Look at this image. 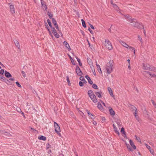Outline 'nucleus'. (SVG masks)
Wrapping results in <instances>:
<instances>
[{
	"label": "nucleus",
	"instance_id": "f257e3e1",
	"mask_svg": "<svg viewBox=\"0 0 156 156\" xmlns=\"http://www.w3.org/2000/svg\"><path fill=\"white\" fill-rule=\"evenodd\" d=\"M114 63V62L112 60H111L109 61L108 64L109 65H107L106 67L107 73L109 74L112 72L113 71L112 67Z\"/></svg>",
	"mask_w": 156,
	"mask_h": 156
},
{
	"label": "nucleus",
	"instance_id": "f03ea898",
	"mask_svg": "<svg viewBox=\"0 0 156 156\" xmlns=\"http://www.w3.org/2000/svg\"><path fill=\"white\" fill-rule=\"evenodd\" d=\"M87 94L93 102L96 103L98 101L96 97L92 90H88L87 92Z\"/></svg>",
	"mask_w": 156,
	"mask_h": 156
},
{
	"label": "nucleus",
	"instance_id": "7ed1b4c3",
	"mask_svg": "<svg viewBox=\"0 0 156 156\" xmlns=\"http://www.w3.org/2000/svg\"><path fill=\"white\" fill-rule=\"evenodd\" d=\"M54 127L55 128V131L56 133L59 135V136H61V133H60L61 132V130L60 127L58 124L55 122H54Z\"/></svg>",
	"mask_w": 156,
	"mask_h": 156
},
{
	"label": "nucleus",
	"instance_id": "20e7f679",
	"mask_svg": "<svg viewBox=\"0 0 156 156\" xmlns=\"http://www.w3.org/2000/svg\"><path fill=\"white\" fill-rule=\"evenodd\" d=\"M105 46L106 48H107L109 50H111L112 49V47L111 43L109 41L108 39H105Z\"/></svg>",
	"mask_w": 156,
	"mask_h": 156
},
{
	"label": "nucleus",
	"instance_id": "39448f33",
	"mask_svg": "<svg viewBox=\"0 0 156 156\" xmlns=\"http://www.w3.org/2000/svg\"><path fill=\"white\" fill-rule=\"evenodd\" d=\"M133 25L134 27L138 29H140L142 27L143 29H144V27L142 24V23H139L137 22H135V23L134 24H133Z\"/></svg>",
	"mask_w": 156,
	"mask_h": 156
},
{
	"label": "nucleus",
	"instance_id": "423d86ee",
	"mask_svg": "<svg viewBox=\"0 0 156 156\" xmlns=\"http://www.w3.org/2000/svg\"><path fill=\"white\" fill-rule=\"evenodd\" d=\"M75 71L77 74L78 76H81L83 75V73L78 66H76Z\"/></svg>",
	"mask_w": 156,
	"mask_h": 156
},
{
	"label": "nucleus",
	"instance_id": "0eeeda50",
	"mask_svg": "<svg viewBox=\"0 0 156 156\" xmlns=\"http://www.w3.org/2000/svg\"><path fill=\"white\" fill-rule=\"evenodd\" d=\"M128 106L132 112L133 111L136 112V111H137L136 108L131 104H129L128 105Z\"/></svg>",
	"mask_w": 156,
	"mask_h": 156
},
{
	"label": "nucleus",
	"instance_id": "6e6552de",
	"mask_svg": "<svg viewBox=\"0 0 156 156\" xmlns=\"http://www.w3.org/2000/svg\"><path fill=\"white\" fill-rule=\"evenodd\" d=\"M52 22L54 24L55 27H56V29L59 30V27H58V24H57L55 18H52Z\"/></svg>",
	"mask_w": 156,
	"mask_h": 156
},
{
	"label": "nucleus",
	"instance_id": "1a4fd4ad",
	"mask_svg": "<svg viewBox=\"0 0 156 156\" xmlns=\"http://www.w3.org/2000/svg\"><path fill=\"white\" fill-rule=\"evenodd\" d=\"M143 69L144 70H149L150 67V65L148 64H144L143 63Z\"/></svg>",
	"mask_w": 156,
	"mask_h": 156
},
{
	"label": "nucleus",
	"instance_id": "9d476101",
	"mask_svg": "<svg viewBox=\"0 0 156 156\" xmlns=\"http://www.w3.org/2000/svg\"><path fill=\"white\" fill-rule=\"evenodd\" d=\"M109 111L110 115L112 116H113L115 115V112L111 107H109Z\"/></svg>",
	"mask_w": 156,
	"mask_h": 156
},
{
	"label": "nucleus",
	"instance_id": "9b49d317",
	"mask_svg": "<svg viewBox=\"0 0 156 156\" xmlns=\"http://www.w3.org/2000/svg\"><path fill=\"white\" fill-rule=\"evenodd\" d=\"M63 44L65 46L66 48L68 49L69 51H70L71 50V48L68 43L66 41H64L63 42Z\"/></svg>",
	"mask_w": 156,
	"mask_h": 156
},
{
	"label": "nucleus",
	"instance_id": "f8f14e48",
	"mask_svg": "<svg viewBox=\"0 0 156 156\" xmlns=\"http://www.w3.org/2000/svg\"><path fill=\"white\" fill-rule=\"evenodd\" d=\"M5 75L7 78H9L12 76V75L10 73L6 70L5 71Z\"/></svg>",
	"mask_w": 156,
	"mask_h": 156
},
{
	"label": "nucleus",
	"instance_id": "ddd939ff",
	"mask_svg": "<svg viewBox=\"0 0 156 156\" xmlns=\"http://www.w3.org/2000/svg\"><path fill=\"white\" fill-rule=\"evenodd\" d=\"M85 77L86 78L87 80L89 83L90 84H92L93 83V81L91 80L89 76L88 75H87Z\"/></svg>",
	"mask_w": 156,
	"mask_h": 156
},
{
	"label": "nucleus",
	"instance_id": "4468645a",
	"mask_svg": "<svg viewBox=\"0 0 156 156\" xmlns=\"http://www.w3.org/2000/svg\"><path fill=\"white\" fill-rule=\"evenodd\" d=\"M95 94L98 98H101L102 97L101 94H102V92L101 91L99 92H95Z\"/></svg>",
	"mask_w": 156,
	"mask_h": 156
},
{
	"label": "nucleus",
	"instance_id": "2eb2a0df",
	"mask_svg": "<svg viewBox=\"0 0 156 156\" xmlns=\"http://www.w3.org/2000/svg\"><path fill=\"white\" fill-rule=\"evenodd\" d=\"M146 147L149 150L151 153L153 154H154V150L151 149V147L147 144H146Z\"/></svg>",
	"mask_w": 156,
	"mask_h": 156
},
{
	"label": "nucleus",
	"instance_id": "dca6fc26",
	"mask_svg": "<svg viewBox=\"0 0 156 156\" xmlns=\"http://www.w3.org/2000/svg\"><path fill=\"white\" fill-rule=\"evenodd\" d=\"M129 142L130 144L131 147L134 150L135 149H136V146L134 144L133 142V141L131 140H129Z\"/></svg>",
	"mask_w": 156,
	"mask_h": 156
},
{
	"label": "nucleus",
	"instance_id": "f3484780",
	"mask_svg": "<svg viewBox=\"0 0 156 156\" xmlns=\"http://www.w3.org/2000/svg\"><path fill=\"white\" fill-rule=\"evenodd\" d=\"M45 24L46 26V28L48 30V31L49 32V34L51 35V36L52 37H53V36L52 35V34L51 33V31H50V28H49V27L48 26L47 23L46 22H45Z\"/></svg>",
	"mask_w": 156,
	"mask_h": 156
},
{
	"label": "nucleus",
	"instance_id": "a211bd4d",
	"mask_svg": "<svg viewBox=\"0 0 156 156\" xmlns=\"http://www.w3.org/2000/svg\"><path fill=\"white\" fill-rule=\"evenodd\" d=\"M9 8L11 12L12 13H15V9L14 5H10Z\"/></svg>",
	"mask_w": 156,
	"mask_h": 156
},
{
	"label": "nucleus",
	"instance_id": "6ab92c4d",
	"mask_svg": "<svg viewBox=\"0 0 156 156\" xmlns=\"http://www.w3.org/2000/svg\"><path fill=\"white\" fill-rule=\"evenodd\" d=\"M133 113L134 114L135 118H136V119L139 122V116L137 115L138 111H136L134 112Z\"/></svg>",
	"mask_w": 156,
	"mask_h": 156
},
{
	"label": "nucleus",
	"instance_id": "aec40b11",
	"mask_svg": "<svg viewBox=\"0 0 156 156\" xmlns=\"http://www.w3.org/2000/svg\"><path fill=\"white\" fill-rule=\"evenodd\" d=\"M96 65L98 68V70L99 73L102 74V72L99 65L97 64V62H96Z\"/></svg>",
	"mask_w": 156,
	"mask_h": 156
},
{
	"label": "nucleus",
	"instance_id": "412c9836",
	"mask_svg": "<svg viewBox=\"0 0 156 156\" xmlns=\"http://www.w3.org/2000/svg\"><path fill=\"white\" fill-rule=\"evenodd\" d=\"M38 139L40 140H41L44 141H45L46 140V137L43 136H39L38 137Z\"/></svg>",
	"mask_w": 156,
	"mask_h": 156
},
{
	"label": "nucleus",
	"instance_id": "4be33fe9",
	"mask_svg": "<svg viewBox=\"0 0 156 156\" xmlns=\"http://www.w3.org/2000/svg\"><path fill=\"white\" fill-rule=\"evenodd\" d=\"M14 42L16 47L18 48H20V45L19 42L17 40H16L14 41Z\"/></svg>",
	"mask_w": 156,
	"mask_h": 156
},
{
	"label": "nucleus",
	"instance_id": "5701e85b",
	"mask_svg": "<svg viewBox=\"0 0 156 156\" xmlns=\"http://www.w3.org/2000/svg\"><path fill=\"white\" fill-rule=\"evenodd\" d=\"M121 43L124 47L128 49V47H129V46L125 42L122 41H121Z\"/></svg>",
	"mask_w": 156,
	"mask_h": 156
},
{
	"label": "nucleus",
	"instance_id": "b1692460",
	"mask_svg": "<svg viewBox=\"0 0 156 156\" xmlns=\"http://www.w3.org/2000/svg\"><path fill=\"white\" fill-rule=\"evenodd\" d=\"M145 72L147 74H149L150 76L151 77H156V75L155 74H151L150 72L149 71H145Z\"/></svg>",
	"mask_w": 156,
	"mask_h": 156
},
{
	"label": "nucleus",
	"instance_id": "393cba45",
	"mask_svg": "<svg viewBox=\"0 0 156 156\" xmlns=\"http://www.w3.org/2000/svg\"><path fill=\"white\" fill-rule=\"evenodd\" d=\"M97 107L99 109L102 110L103 109V108L102 106V105L100 103V102H98V106Z\"/></svg>",
	"mask_w": 156,
	"mask_h": 156
},
{
	"label": "nucleus",
	"instance_id": "a878e982",
	"mask_svg": "<svg viewBox=\"0 0 156 156\" xmlns=\"http://www.w3.org/2000/svg\"><path fill=\"white\" fill-rule=\"evenodd\" d=\"M87 62L90 66L92 65L93 63L92 60L89 58H87Z\"/></svg>",
	"mask_w": 156,
	"mask_h": 156
},
{
	"label": "nucleus",
	"instance_id": "bb28decb",
	"mask_svg": "<svg viewBox=\"0 0 156 156\" xmlns=\"http://www.w3.org/2000/svg\"><path fill=\"white\" fill-rule=\"evenodd\" d=\"M149 70L151 71H155L156 70V68L154 67L153 66L150 65Z\"/></svg>",
	"mask_w": 156,
	"mask_h": 156
},
{
	"label": "nucleus",
	"instance_id": "cd10ccee",
	"mask_svg": "<svg viewBox=\"0 0 156 156\" xmlns=\"http://www.w3.org/2000/svg\"><path fill=\"white\" fill-rule=\"evenodd\" d=\"M125 16L126 17V18L130 22L131 20V17L130 16L129 14L125 15Z\"/></svg>",
	"mask_w": 156,
	"mask_h": 156
},
{
	"label": "nucleus",
	"instance_id": "c85d7f7f",
	"mask_svg": "<svg viewBox=\"0 0 156 156\" xmlns=\"http://www.w3.org/2000/svg\"><path fill=\"white\" fill-rule=\"evenodd\" d=\"M80 79L83 83H87V81L84 79V77L83 76H81L80 77Z\"/></svg>",
	"mask_w": 156,
	"mask_h": 156
},
{
	"label": "nucleus",
	"instance_id": "c756f323",
	"mask_svg": "<svg viewBox=\"0 0 156 156\" xmlns=\"http://www.w3.org/2000/svg\"><path fill=\"white\" fill-rule=\"evenodd\" d=\"M69 57L71 61V62L73 65H76L75 62H74V60L72 58L70 55H69Z\"/></svg>",
	"mask_w": 156,
	"mask_h": 156
},
{
	"label": "nucleus",
	"instance_id": "7c9ffc66",
	"mask_svg": "<svg viewBox=\"0 0 156 156\" xmlns=\"http://www.w3.org/2000/svg\"><path fill=\"white\" fill-rule=\"evenodd\" d=\"M128 49L131 50L132 51H133L134 54H135V49L134 48L129 46Z\"/></svg>",
	"mask_w": 156,
	"mask_h": 156
},
{
	"label": "nucleus",
	"instance_id": "2f4dec72",
	"mask_svg": "<svg viewBox=\"0 0 156 156\" xmlns=\"http://www.w3.org/2000/svg\"><path fill=\"white\" fill-rule=\"evenodd\" d=\"M81 21H82V23L83 26L84 28H86V23H85V21H84V20L83 19H82L81 20Z\"/></svg>",
	"mask_w": 156,
	"mask_h": 156
},
{
	"label": "nucleus",
	"instance_id": "473e14b6",
	"mask_svg": "<svg viewBox=\"0 0 156 156\" xmlns=\"http://www.w3.org/2000/svg\"><path fill=\"white\" fill-rule=\"evenodd\" d=\"M77 110L79 112V113H80V114L81 115V116L82 117H83L84 116H85V115H84V113H83V112H82V111H80L79 110V108H77Z\"/></svg>",
	"mask_w": 156,
	"mask_h": 156
},
{
	"label": "nucleus",
	"instance_id": "72a5a7b5",
	"mask_svg": "<svg viewBox=\"0 0 156 156\" xmlns=\"http://www.w3.org/2000/svg\"><path fill=\"white\" fill-rule=\"evenodd\" d=\"M47 15L49 17L50 19H52L53 15V14H51V13L50 12H49L48 11V12Z\"/></svg>",
	"mask_w": 156,
	"mask_h": 156
},
{
	"label": "nucleus",
	"instance_id": "f704fd0d",
	"mask_svg": "<svg viewBox=\"0 0 156 156\" xmlns=\"http://www.w3.org/2000/svg\"><path fill=\"white\" fill-rule=\"evenodd\" d=\"M126 147L129 151H133V149L131 148L129 144L127 145Z\"/></svg>",
	"mask_w": 156,
	"mask_h": 156
},
{
	"label": "nucleus",
	"instance_id": "c9c22d12",
	"mask_svg": "<svg viewBox=\"0 0 156 156\" xmlns=\"http://www.w3.org/2000/svg\"><path fill=\"white\" fill-rule=\"evenodd\" d=\"M86 111L88 114V116H89V118H90L92 114H91L90 112V111L88 109H86Z\"/></svg>",
	"mask_w": 156,
	"mask_h": 156
},
{
	"label": "nucleus",
	"instance_id": "e433bc0d",
	"mask_svg": "<svg viewBox=\"0 0 156 156\" xmlns=\"http://www.w3.org/2000/svg\"><path fill=\"white\" fill-rule=\"evenodd\" d=\"M114 129L115 132L118 135H119L120 134L119 132V130L117 129L116 127L114 128Z\"/></svg>",
	"mask_w": 156,
	"mask_h": 156
},
{
	"label": "nucleus",
	"instance_id": "4c0bfd02",
	"mask_svg": "<svg viewBox=\"0 0 156 156\" xmlns=\"http://www.w3.org/2000/svg\"><path fill=\"white\" fill-rule=\"evenodd\" d=\"M92 87L94 89H98V87L95 84H92Z\"/></svg>",
	"mask_w": 156,
	"mask_h": 156
},
{
	"label": "nucleus",
	"instance_id": "58836bf2",
	"mask_svg": "<svg viewBox=\"0 0 156 156\" xmlns=\"http://www.w3.org/2000/svg\"><path fill=\"white\" fill-rule=\"evenodd\" d=\"M47 22L50 27H52L51 25V21L49 19H48L47 20Z\"/></svg>",
	"mask_w": 156,
	"mask_h": 156
},
{
	"label": "nucleus",
	"instance_id": "ea45409f",
	"mask_svg": "<svg viewBox=\"0 0 156 156\" xmlns=\"http://www.w3.org/2000/svg\"><path fill=\"white\" fill-rule=\"evenodd\" d=\"M121 132L123 134L126 133V132L125 130V129L124 128L122 127L121 129Z\"/></svg>",
	"mask_w": 156,
	"mask_h": 156
},
{
	"label": "nucleus",
	"instance_id": "a19ab883",
	"mask_svg": "<svg viewBox=\"0 0 156 156\" xmlns=\"http://www.w3.org/2000/svg\"><path fill=\"white\" fill-rule=\"evenodd\" d=\"M113 6L114 8L117 10H118V9H119L118 6L115 4H114Z\"/></svg>",
	"mask_w": 156,
	"mask_h": 156
},
{
	"label": "nucleus",
	"instance_id": "79ce46f5",
	"mask_svg": "<svg viewBox=\"0 0 156 156\" xmlns=\"http://www.w3.org/2000/svg\"><path fill=\"white\" fill-rule=\"evenodd\" d=\"M138 39L140 41V42L142 43H143L142 38L139 35L138 36Z\"/></svg>",
	"mask_w": 156,
	"mask_h": 156
},
{
	"label": "nucleus",
	"instance_id": "37998d69",
	"mask_svg": "<svg viewBox=\"0 0 156 156\" xmlns=\"http://www.w3.org/2000/svg\"><path fill=\"white\" fill-rule=\"evenodd\" d=\"M135 136L136 137V140H137V141L139 142H141V140L140 139L139 137H137V136L136 135H135Z\"/></svg>",
	"mask_w": 156,
	"mask_h": 156
},
{
	"label": "nucleus",
	"instance_id": "c03bdc74",
	"mask_svg": "<svg viewBox=\"0 0 156 156\" xmlns=\"http://www.w3.org/2000/svg\"><path fill=\"white\" fill-rule=\"evenodd\" d=\"M16 85L19 87H20V88H21L22 87V86H21L20 85V84L18 82V81H16Z\"/></svg>",
	"mask_w": 156,
	"mask_h": 156
},
{
	"label": "nucleus",
	"instance_id": "a18cd8bd",
	"mask_svg": "<svg viewBox=\"0 0 156 156\" xmlns=\"http://www.w3.org/2000/svg\"><path fill=\"white\" fill-rule=\"evenodd\" d=\"M42 7V8L45 11L47 9V7L46 5H45L43 6Z\"/></svg>",
	"mask_w": 156,
	"mask_h": 156
},
{
	"label": "nucleus",
	"instance_id": "49530a36",
	"mask_svg": "<svg viewBox=\"0 0 156 156\" xmlns=\"http://www.w3.org/2000/svg\"><path fill=\"white\" fill-rule=\"evenodd\" d=\"M95 117L96 116L94 115L93 114H92L91 116H90V118L92 119H95Z\"/></svg>",
	"mask_w": 156,
	"mask_h": 156
},
{
	"label": "nucleus",
	"instance_id": "de8ad7c7",
	"mask_svg": "<svg viewBox=\"0 0 156 156\" xmlns=\"http://www.w3.org/2000/svg\"><path fill=\"white\" fill-rule=\"evenodd\" d=\"M84 83L82 81H80L79 82V84L80 87H83L84 85Z\"/></svg>",
	"mask_w": 156,
	"mask_h": 156
},
{
	"label": "nucleus",
	"instance_id": "09e8293b",
	"mask_svg": "<svg viewBox=\"0 0 156 156\" xmlns=\"http://www.w3.org/2000/svg\"><path fill=\"white\" fill-rule=\"evenodd\" d=\"M54 35L55 37L57 38H58L59 37V35L57 33L54 34Z\"/></svg>",
	"mask_w": 156,
	"mask_h": 156
},
{
	"label": "nucleus",
	"instance_id": "8fccbe9b",
	"mask_svg": "<svg viewBox=\"0 0 156 156\" xmlns=\"http://www.w3.org/2000/svg\"><path fill=\"white\" fill-rule=\"evenodd\" d=\"M47 149H48L49 148H51V145L49 143H48L47 145Z\"/></svg>",
	"mask_w": 156,
	"mask_h": 156
},
{
	"label": "nucleus",
	"instance_id": "3c124183",
	"mask_svg": "<svg viewBox=\"0 0 156 156\" xmlns=\"http://www.w3.org/2000/svg\"><path fill=\"white\" fill-rule=\"evenodd\" d=\"M21 73H22V75L24 77H26V74L25 73V72L24 71H21Z\"/></svg>",
	"mask_w": 156,
	"mask_h": 156
},
{
	"label": "nucleus",
	"instance_id": "603ef678",
	"mask_svg": "<svg viewBox=\"0 0 156 156\" xmlns=\"http://www.w3.org/2000/svg\"><path fill=\"white\" fill-rule=\"evenodd\" d=\"M41 5L42 6H43V5H45L44 4L45 2L43 0H41Z\"/></svg>",
	"mask_w": 156,
	"mask_h": 156
},
{
	"label": "nucleus",
	"instance_id": "864d4df0",
	"mask_svg": "<svg viewBox=\"0 0 156 156\" xmlns=\"http://www.w3.org/2000/svg\"><path fill=\"white\" fill-rule=\"evenodd\" d=\"M4 72V69H1V70H0V74L3 75Z\"/></svg>",
	"mask_w": 156,
	"mask_h": 156
},
{
	"label": "nucleus",
	"instance_id": "5fc2aeb1",
	"mask_svg": "<svg viewBox=\"0 0 156 156\" xmlns=\"http://www.w3.org/2000/svg\"><path fill=\"white\" fill-rule=\"evenodd\" d=\"M108 91H109V94L110 93H112V89H111V88L110 87H108Z\"/></svg>",
	"mask_w": 156,
	"mask_h": 156
},
{
	"label": "nucleus",
	"instance_id": "6e6d98bb",
	"mask_svg": "<svg viewBox=\"0 0 156 156\" xmlns=\"http://www.w3.org/2000/svg\"><path fill=\"white\" fill-rule=\"evenodd\" d=\"M131 20L130 21V23H133V22H136V21H136V20L134 18H131Z\"/></svg>",
	"mask_w": 156,
	"mask_h": 156
},
{
	"label": "nucleus",
	"instance_id": "4d7b16f0",
	"mask_svg": "<svg viewBox=\"0 0 156 156\" xmlns=\"http://www.w3.org/2000/svg\"><path fill=\"white\" fill-rule=\"evenodd\" d=\"M116 123H117V125H118V126H121V124H120V120L117 121L116 122Z\"/></svg>",
	"mask_w": 156,
	"mask_h": 156
},
{
	"label": "nucleus",
	"instance_id": "13d9d810",
	"mask_svg": "<svg viewBox=\"0 0 156 156\" xmlns=\"http://www.w3.org/2000/svg\"><path fill=\"white\" fill-rule=\"evenodd\" d=\"M66 78H67V82L68 83V84L69 85L70 80H69V77L68 76H67V77H66Z\"/></svg>",
	"mask_w": 156,
	"mask_h": 156
},
{
	"label": "nucleus",
	"instance_id": "bf43d9fd",
	"mask_svg": "<svg viewBox=\"0 0 156 156\" xmlns=\"http://www.w3.org/2000/svg\"><path fill=\"white\" fill-rule=\"evenodd\" d=\"M16 110L17 111V112H19V113H20V112H22L21 110L20 109V108H17Z\"/></svg>",
	"mask_w": 156,
	"mask_h": 156
},
{
	"label": "nucleus",
	"instance_id": "052dcab7",
	"mask_svg": "<svg viewBox=\"0 0 156 156\" xmlns=\"http://www.w3.org/2000/svg\"><path fill=\"white\" fill-rule=\"evenodd\" d=\"M89 25L90 26V27L93 30L94 29V27L90 23H89Z\"/></svg>",
	"mask_w": 156,
	"mask_h": 156
},
{
	"label": "nucleus",
	"instance_id": "680f3d73",
	"mask_svg": "<svg viewBox=\"0 0 156 156\" xmlns=\"http://www.w3.org/2000/svg\"><path fill=\"white\" fill-rule=\"evenodd\" d=\"M75 57H76V59L78 62H79L81 61L80 59L77 56H75Z\"/></svg>",
	"mask_w": 156,
	"mask_h": 156
},
{
	"label": "nucleus",
	"instance_id": "e2e57ef3",
	"mask_svg": "<svg viewBox=\"0 0 156 156\" xmlns=\"http://www.w3.org/2000/svg\"><path fill=\"white\" fill-rule=\"evenodd\" d=\"M88 30L90 31V32L91 33V34H93V31L91 30L90 29V28H88Z\"/></svg>",
	"mask_w": 156,
	"mask_h": 156
},
{
	"label": "nucleus",
	"instance_id": "0e129e2a",
	"mask_svg": "<svg viewBox=\"0 0 156 156\" xmlns=\"http://www.w3.org/2000/svg\"><path fill=\"white\" fill-rule=\"evenodd\" d=\"M52 32L53 34H55L57 33L56 30H52Z\"/></svg>",
	"mask_w": 156,
	"mask_h": 156
},
{
	"label": "nucleus",
	"instance_id": "69168bd1",
	"mask_svg": "<svg viewBox=\"0 0 156 156\" xmlns=\"http://www.w3.org/2000/svg\"><path fill=\"white\" fill-rule=\"evenodd\" d=\"M20 113L23 116L24 118H25V115H24V113L23 112H22V111L21 112H20Z\"/></svg>",
	"mask_w": 156,
	"mask_h": 156
},
{
	"label": "nucleus",
	"instance_id": "338daca9",
	"mask_svg": "<svg viewBox=\"0 0 156 156\" xmlns=\"http://www.w3.org/2000/svg\"><path fill=\"white\" fill-rule=\"evenodd\" d=\"M93 124L94 125H96L97 124V122L95 121H93Z\"/></svg>",
	"mask_w": 156,
	"mask_h": 156
},
{
	"label": "nucleus",
	"instance_id": "774afa93",
	"mask_svg": "<svg viewBox=\"0 0 156 156\" xmlns=\"http://www.w3.org/2000/svg\"><path fill=\"white\" fill-rule=\"evenodd\" d=\"M110 95L112 96V97H114V95H113V93H112H112H110Z\"/></svg>",
	"mask_w": 156,
	"mask_h": 156
}]
</instances>
